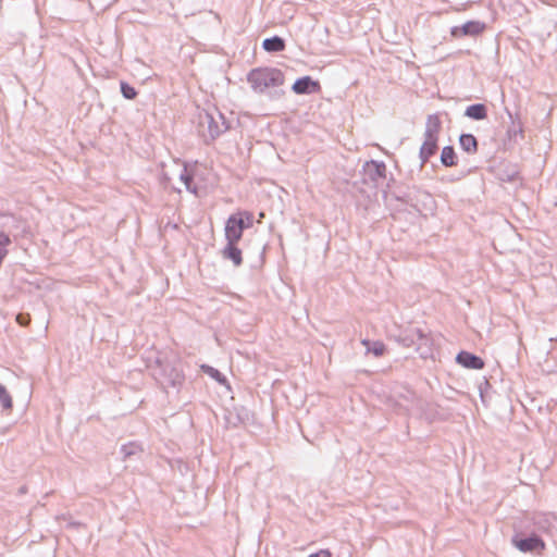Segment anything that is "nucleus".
<instances>
[{
	"label": "nucleus",
	"instance_id": "f257e3e1",
	"mask_svg": "<svg viewBox=\"0 0 557 557\" xmlns=\"http://www.w3.org/2000/svg\"><path fill=\"white\" fill-rule=\"evenodd\" d=\"M230 128L225 116L218 110H208L198 114V133L206 144L214 141Z\"/></svg>",
	"mask_w": 557,
	"mask_h": 557
},
{
	"label": "nucleus",
	"instance_id": "f03ea898",
	"mask_svg": "<svg viewBox=\"0 0 557 557\" xmlns=\"http://www.w3.org/2000/svg\"><path fill=\"white\" fill-rule=\"evenodd\" d=\"M284 79L283 72L276 67H256L247 74V82L258 94H262L271 87L282 86Z\"/></svg>",
	"mask_w": 557,
	"mask_h": 557
},
{
	"label": "nucleus",
	"instance_id": "7ed1b4c3",
	"mask_svg": "<svg viewBox=\"0 0 557 557\" xmlns=\"http://www.w3.org/2000/svg\"><path fill=\"white\" fill-rule=\"evenodd\" d=\"M180 360H158L156 377L164 389L178 388L185 381Z\"/></svg>",
	"mask_w": 557,
	"mask_h": 557
},
{
	"label": "nucleus",
	"instance_id": "20e7f679",
	"mask_svg": "<svg viewBox=\"0 0 557 557\" xmlns=\"http://www.w3.org/2000/svg\"><path fill=\"white\" fill-rule=\"evenodd\" d=\"M440 131L441 120L438 115H429L425 123L424 141L419 152L422 165L425 164L429 161V159L437 151V140Z\"/></svg>",
	"mask_w": 557,
	"mask_h": 557
},
{
	"label": "nucleus",
	"instance_id": "39448f33",
	"mask_svg": "<svg viewBox=\"0 0 557 557\" xmlns=\"http://www.w3.org/2000/svg\"><path fill=\"white\" fill-rule=\"evenodd\" d=\"M253 214L249 211L232 214L225 224V239L227 243H238L245 228L252 226Z\"/></svg>",
	"mask_w": 557,
	"mask_h": 557
},
{
	"label": "nucleus",
	"instance_id": "423d86ee",
	"mask_svg": "<svg viewBox=\"0 0 557 557\" xmlns=\"http://www.w3.org/2000/svg\"><path fill=\"white\" fill-rule=\"evenodd\" d=\"M512 544L522 553H541L545 549L544 541L536 534L527 537H512Z\"/></svg>",
	"mask_w": 557,
	"mask_h": 557
},
{
	"label": "nucleus",
	"instance_id": "0eeeda50",
	"mask_svg": "<svg viewBox=\"0 0 557 557\" xmlns=\"http://www.w3.org/2000/svg\"><path fill=\"white\" fill-rule=\"evenodd\" d=\"M531 521L535 531L548 534L557 527V513L542 511L534 512Z\"/></svg>",
	"mask_w": 557,
	"mask_h": 557
},
{
	"label": "nucleus",
	"instance_id": "6e6552de",
	"mask_svg": "<svg viewBox=\"0 0 557 557\" xmlns=\"http://www.w3.org/2000/svg\"><path fill=\"white\" fill-rule=\"evenodd\" d=\"M485 29V24L480 21H469L461 26H454L450 34L455 38L465 36H478Z\"/></svg>",
	"mask_w": 557,
	"mask_h": 557
},
{
	"label": "nucleus",
	"instance_id": "1a4fd4ad",
	"mask_svg": "<svg viewBox=\"0 0 557 557\" xmlns=\"http://www.w3.org/2000/svg\"><path fill=\"white\" fill-rule=\"evenodd\" d=\"M292 90L297 95H311L321 90V85L318 81H313L310 76H304L293 84Z\"/></svg>",
	"mask_w": 557,
	"mask_h": 557
},
{
	"label": "nucleus",
	"instance_id": "9d476101",
	"mask_svg": "<svg viewBox=\"0 0 557 557\" xmlns=\"http://www.w3.org/2000/svg\"><path fill=\"white\" fill-rule=\"evenodd\" d=\"M364 171L369 178L375 184L386 177V165L383 161L371 160L366 162Z\"/></svg>",
	"mask_w": 557,
	"mask_h": 557
},
{
	"label": "nucleus",
	"instance_id": "9b49d317",
	"mask_svg": "<svg viewBox=\"0 0 557 557\" xmlns=\"http://www.w3.org/2000/svg\"><path fill=\"white\" fill-rule=\"evenodd\" d=\"M456 361L467 369L480 370L484 367L483 359L469 351H460Z\"/></svg>",
	"mask_w": 557,
	"mask_h": 557
},
{
	"label": "nucleus",
	"instance_id": "f8f14e48",
	"mask_svg": "<svg viewBox=\"0 0 557 557\" xmlns=\"http://www.w3.org/2000/svg\"><path fill=\"white\" fill-rule=\"evenodd\" d=\"M222 257L231 260L235 267L243 263L242 250L237 247V243H226L222 250Z\"/></svg>",
	"mask_w": 557,
	"mask_h": 557
},
{
	"label": "nucleus",
	"instance_id": "ddd939ff",
	"mask_svg": "<svg viewBox=\"0 0 557 557\" xmlns=\"http://www.w3.org/2000/svg\"><path fill=\"white\" fill-rule=\"evenodd\" d=\"M420 336V329L413 327L404 331L400 333L395 339L397 343L403 345L404 347H416L417 344V337Z\"/></svg>",
	"mask_w": 557,
	"mask_h": 557
},
{
	"label": "nucleus",
	"instance_id": "4468645a",
	"mask_svg": "<svg viewBox=\"0 0 557 557\" xmlns=\"http://www.w3.org/2000/svg\"><path fill=\"white\" fill-rule=\"evenodd\" d=\"M416 350L422 358H426L432 352V338L430 334L420 329V336L417 337Z\"/></svg>",
	"mask_w": 557,
	"mask_h": 557
},
{
	"label": "nucleus",
	"instance_id": "2eb2a0df",
	"mask_svg": "<svg viewBox=\"0 0 557 557\" xmlns=\"http://www.w3.org/2000/svg\"><path fill=\"white\" fill-rule=\"evenodd\" d=\"M361 344L366 347L368 354H373L375 357H382L386 352V346L381 341L361 339Z\"/></svg>",
	"mask_w": 557,
	"mask_h": 557
},
{
	"label": "nucleus",
	"instance_id": "dca6fc26",
	"mask_svg": "<svg viewBox=\"0 0 557 557\" xmlns=\"http://www.w3.org/2000/svg\"><path fill=\"white\" fill-rule=\"evenodd\" d=\"M465 115L476 121L484 120L487 116L486 106L483 103L471 104L466 109Z\"/></svg>",
	"mask_w": 557,
	"mask_h": 557
},
{
	"label": "nucleus",
	"instance_id": "f3484780",
	"mask_svg": "<svg viewBox=\"0 0 557 557\" xmlns=\"http://www.w3.org/2000/svg\"><path fill=\"white\" fill-rule=\"evenodd\" d=\"M459 144L467 153L473 154L478 151V140L472 134L460 135Z\"/></svg>",
	"mask_w": 557,
	"mask_h": 557
},
{
	"label": "nucleus",
	"instance_id": "a211bd4d",
	"mask_svg": "<svg viewBox=\"0 0 557 557\" xmlns=\"http://www.w3.org/2000/svg\"><path fill=\"white\" fill-rule=\"evenodd\" d=\"M262 47L268 52H280L285 49V41L278 36L267 38L262 42Z\"/></svg>",
	"mask_w": 557,
	"mask_h": 557
},
{
	"label": "nucleus",
	"instance_id": "6ab92c4d",
	"mask_svg": "<svg viewBox=\"0 0 557 557\" xmlns=\"http://www.w3.org/2000/svg\"><path fill=\"white\" fill-rule=\"evenodd\" d=\"M143 446L138 442H128L121 447V453L123 455V459L126 460L132 456L138 455L143 453Z\"/></svg>",
	"mask_w": 557,
	"mask_h": 557
},
{
	"label": "nucleus",
	"instance_id": "aec40b11",
	"mask_svg": "<svg viewBox=\"0 0 557 557\" xmlns=\"http://www.w3.org/2000/svg\"><path fill=\"white\" fill-rule=\"evenodd\" d=\"M441 162L445 166L456 165V153L451 146H445L442 150Z\"/></svg>",
	"mask_w": 557,
	"mask_h": 557
},
{
	"label": "nucleus",
	"instance_id": "412c9836",
	"mask_svg": "<svg viewBox=\"0 0 557 557\" xmlns=\"http://www.w3.org/2000/svg\"><path fill=\"white\" fill-rule=\"evenodd\" d=\"M0 404L4 410H10L13 407L11 395L8 393L4 385L0 383Z\"/></svg>",
	"mask_w": 557,
	"mask_h": 557
},
{
	"label": "nucleus",
	"instance_id": "4be33fe9",
	"mask_svg": "<svg viewBox=\"0 0 557 557\" xmlns=\"http://www.w3.org/2000/svg\"><path fill=\"white\" fill-rule=\"evenodd\" d=\"M181 181L185 184L187 190L193 194H197L196 186L193 185V176L188 173L187 169L184 168L182 173L180 174Z\"/></svg>",
	"mask_w": 557,
	"mask_h": 557
},
{
	"label": "nucleus",
	"instance_id": "5701e85b",
	"mask_svg": "<svg viewBox=\"0 0 557 557\" xmlns=\"http://www.w3.org/2000/svg\"><path fill=\"white\" fill-rule=\"evenodd\" d=\"M120 86H121V92L123 95L124 98L128 99V100H132L134 98H136L137 96V91L136 89L131 86L128 83L126 82H121L120 83Z\"/></svg>",
	"mask_w": 557,
	"mask_h": 557
},
{
	"label": "nucleus",
	"instance_id": "b1692460",
	"mask_svg": "<svg viewBox=\"0 0 557 557\" xmlns=\"http://www.w3.org/2000/svg\"><path fill=\"white\" fill-rule=\"evenodd\" d=\"M203 371L209 374L212 379L218 381L219 383H225L226 379L225 376L215 368L210 366H202Z\"/></svg>",
	"mask_w": 557,
	"mask_h": 557
},
{
	"label": "nucleus",
	"instance_id": "393cba45",
	"mask_svg": "<svg viewBox=\"0 0 557 557\" xmlns=\"http://www.w3.org/2000/svg\"><path fill=\"white\" fill-rule=\"evenodd\" d=\"M16 322L22 326H27L30 322L29 314L18 313L16 315Z\"/></svg>",
	"mask_w": 557,
	"mask_h": 557
},
{
	"label": "nucleus",
	"instance_id": "a878e982",
	"mask_svg": "<svg viewBox=\"0 0 557 557\" xmlns=\"http://www.w3.org/2000/svg\"><path fill=\"white\" fill-rule=\"evenodd\" d=\"M309 557H331V553L326 549H321L320 552L312 554Z\"/></svg>",
	"mask_w": 557,
	"mask_h": 557
}]
</instances>
